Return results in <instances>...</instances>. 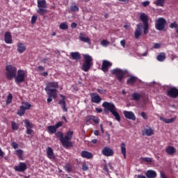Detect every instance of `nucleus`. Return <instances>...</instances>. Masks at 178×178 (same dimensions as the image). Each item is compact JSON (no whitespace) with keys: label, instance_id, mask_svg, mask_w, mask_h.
Returning <instances> with one entry per match:
<instances>
[{"label":"nucleus","instance_id":"41","mask_svg":"<svg viewBox=\"0 0 178 178\" xmlns=\"http://www.w3.org/2000/svg\"><path fill=\"white\" fill-rule=\"evenodd\" d=\"M142 162H145L146 163H151L152 162V159L149 157H142Z\"/></svg>","mask_w":178,"mask_h":178},{"label":"nucleus","instance_id":"24","mask_svg":"<svg viewBox=\"0 0 178 178\" xmlns=\"http://www.w3.org/2000/svg\"><path fill=\"white\" fill-rule=\"evenodd\" d=\"M79 8L76 3H73L70 6V8L68 9V12L70 13H72L73 12H79Z\"/></svg>","mask_w":178,"mask_h":178},{"label":"nucleus","instance_id":"17","mask_svg":"<svg viewBox=\"0 0 178 178\" xmlns=\"http://www.w3.org/2000/svg\"><path fill=\"white\" fill-rule=\"evenodd\" d=\"M102 154L104 156H112L113 155V150L108 147H105L102 150Z\"/></svg>","mask_w":178,"mask_h":178},{"label":"nucleus","instance_id":"58","mask_svg":"<svg viewBox=\"0 0 178 178\" xmlns=\"http://www.w3.org/2000/svg\"><path fill=\"white\" fill-rule=\"evenodd\" d=\"M33 128H26V134H31L33 133Z\"/></svg>","mask_w":178,"mask_h":178},{"label":"nucleus","instance_id":"20","mask_svg":"<svg viewBox=\"0 0 178 178\" xmlns=\"http://www.w3.org/2000/svg\"><path fill=\"white\" fill-rule=\"evenodd\" d=\"M145 176L147 178H156L157 176L156 171L153 170H148L145 172Z\"/></svg>","mask_w":178,"mask_h":178},{"label":"nucleus","instance_id":"30","mask_svg":"<svg viewBox=\"0 0 178 178\" xmlns=\"http://www.w3.org/2000/svg\"><path fill=\"white\" fill-rule=\"evenodd\" d=\"M176 120V117L173 118H165L163 117H160V120L164 122V123H173V122Z\"/></svg>","mask_w":178,"mask_h":178},{"label":"nucleus","instance_id":"2","mask_svg":"<svg viewBox=\"0 0 178 178\" xmlns=\"http://www.w3.org/2000/svg\"><path fill=\"white\" fill-rule=\"evenodd\" d=\"M102 106L103 108H104V111L105 113L111 112L113 116H114L115 120H117V122H120V115L118 112V108H116V106H115V104H113V102H104L102 104Z\"/></svg>","mask_w":178,"mask_h":178},{"label":"nucleus","instance_id":"44","mask_svg":"<svg viewBox=\"0 0 178 178\" xmlns=\"http://www.w3.org/2000/svg\"><path fill=\"white\" fill-rule=\"evenodd\" d=\"M12 129L13 130H19V124L13 122H12Z\"/></svg>","mask_w":178,"mask_h":178},{"label":"nucleus","instance_id":"19","mask_svg":"<svg viewBox=\"0 0 178 178\" xmlns=\"http://www.w3.org/2000/svg\"><path fill=\"white\" fill-rule=\"evenodd\" d=\"M91 101L94 104H99V102H101V101H102V99L101 98L99 95L93 93L91 95Z\"/></svg>","mask_w":178,"mask_h":178},{"label":"nucleus","instance_id":"46","mask_svg":"<svg viewBox=\"0 0 178 178\" xmlns=\"http://www.w3.org/2000/svg\"><path fill=\"white\" fill-rule=\"evenodd\" d=\"M148 29H149L148 24H145L144 27H143V30H144L143 33H144L145 35H147V34L148 33Z\"/></svg>","mask_w":178,"mask_h":178},{"label":"nucleus","instance_id":"56","mask_svg":"<svg viewBox=\"0 0 178 178\" xmlns=\"http://www.w3.org/2000/svg\"><path fill=\"white\" fill-rule=\"evenodd\" d=\"M43 70H45V68L41 65L38 67V72H42Z\"/></svg>","mask_w":178,"mask_h":178},{"label":"nucleus","instance_id":"34","mask_svg":"<svg viewBox=\"0 0 178 178\" xmlns=\"http://www.w3.org/2000/svg\"><path fill=\"white\" fill-rule=\"evenodd\" d=\"M121 152L124 156V159H126L127 154H126V143H121Z\"/></svg>","mask_w":178,"mask_h":178},{"label":"nucleus","instance_id":"22","mask_svg":"<svg viewBox=\"0 0 178 178\" xmlns=\"http://www.w3.org/2000/svg\"><path fill=\"white\" fill-rule=\"evenodd\" d=\"M4 41L6 44H12V35L9 32H6L4 35Z\"/></svg>","mask_w":178,"mask_h":178},{"label":"nucleus","instance_id":"37","mask_svg":"<svg viewBox=\"0 0 178 178\" xmlns=\"http://www.w3.org/2000/svg\"><path fill=\"white\" fill-rule=\"evenodd\" d=\"M26 108H24V106H21L19 111H18L17 112V115H19V116H23V115H24V113H26Z\"/></svg>","mask_w":178,"mask_h":178},{"label":"nucleus","instance_id":"62","mask_svg":"<svg viewBox=\"0 0 178 178\" xmlns=\"http://www.w3.org/2000/svg\"><path fill=\"white\" fill-rule=\"evenodd\" d=\"M96 111L97 113H102V108H96Z\"/></svg>","mask_w":178,"mask_h":178},{"label":"nucleus","instance_id":"64","mask_svg":"<svg viewBox=\"0 0 178 178\" xmlns=\"http://www.w3.org/2000/svg\"><path fill=\"white\" fill-rule=\"evenodd\" d=\"M5 155V153L2 151V149L0 147V156H3Z\"/></svg>","mask_w":178,"mask_h":178},{"label":"nucleus","instance_id":"45","mask_svg":"<svg viewBox=\"0 0 178 178\" xmlns=\"http://www.w3.org/2000/svg\"><path fill=\"white\" fill-rule=\"evenodd\" d=\"M101 45L102 47H108V45H109V42L106 40H103L102 42H101Z\"/></svg>","mask_w":178,"mask_h":178},{"label":"nucleus","instance_id":"7","mask_svg":"<svg viewBox=\"0 0 178 178\" xmlns=\"http://www.w3.org/2000/svg\"><path fill=\"white\" fill-rule=\"evenodd\" d=\"M14 78L16 84H20V83H23L26 79V72H24L23 70H19Z\"/></svg>","mask_w":178,"mask_h":178},{"label":"nucleus","instance_id":"51","mask_svg":"<svg viewBox=\"0 0 178 178\" xmlns=\"http://www.w3.org/2000/svg\"><path fill=\"white\" fill-rule=\"evenodd\" d=\"M82 170H83V172H87V170H88V165H87L86 163H83L82 165Z\"/></svg>","mask_w":178,"mask_h":178},{"label":"nucleus","instance_id":"13","mask_svg":"<svg viewBox=\"0 0 178 178\" xmlns=\"http://www.w3.org/2000/svg\"><path fill=\"white\" fill-rule=\"evenodd\" d=\"M46 152L47 158H49V159H51V161H55V159H56V156H55V154L54 153V149H52V147H47Z\"/></svg>","mask_w":178,"mask_h":178},{"label":"nucleus","instance_id":"8","mask_svg":"<svg viewBox=\"0 0 178 178\" xmlns=\"http://www.w3.org/2000/svg\"><path fill=\"white\" fill-rule=\"evenodd\" d=\"M58 82H49L47 84V87L44 88L46 92H52L58 94L56 88H58Z\"/></svg>","mask_w":178,"mask_h":178},{"label":"nucleus","instance_id":"50","mask_svg":"<svg viewBox=\"0 0 178 178\" xmlns=\"http://www.w3.org/2000/svg\"><path fill=\"white\" fill-rule=\"evenodd\" d=\"M11 146L13 147V148L14 149H17V148H18V147H19V144H17V143H16V142H13V143H11Z\"/></svg>","mask_w":178,"mask_h":178},{"label":"nucleus","instance_id":"60","mask_svg":"<svg viewBox=\"0 0 178 178\" xmlns=\"http://www.w3.org/2000/svg\"><path fill=\"white\" fill-rule=\"evenodd\" d=\"M77 27V24L76 22H72L71 24V29H76Z\"/></svg>","mask_w":178,"mask_h":178},{"label":"nucleus","instance_id":"5","mask_svg":"<svg viewBox=\"0 0 178 178\" xmlns=\"http://www.w3.org/2000/svg\"><path fill=\"white\" fill-rule=\"evenodd\" d=\"M6 74L8 80H12L14 77H16L17 74V68L13 65H7L6 67Z\"/></svg>","mask_w":178,"mask_h":178},{"label":"nucleus","instance_id":"43","mask_svg":"<svg viewBox=\"0 0 178 178\" xmlns=\"http://www.w3.org/2000/svg\"><path fill=\"white\" fill-rule=\"evenodd\" d=\"M22 106H24V108L27 111V109H30V108H31V104L29 102H23Z\"/></svg>","mask_w":178,"mask_h":178},{"label":"nucleus","instance_id":"4","mask_svg":"<svg viewBox=\"0 0 178 178\" xmlns=\"http://www.w3.org/2000/svg\"><path fill=\"white\" fill-rule=\"evenodd\" d=\"M38 8L37 13L40 15V16H44L45 13H48V10H47V8H48L47 1L38 0Z\"/></svg>","mask_w":178,"mask_h":178},{"label":"nucleus","instance_id":"35","mask_svg":"<svg viewBox=\"0 0 178 178\" xmlns=\"http://www.w3.org/2000/svg\"><path fill=\"white\" fill-rule=\"evenodd\" d=\"M49 133L51 134H55L56 133L57 129L54 125H50L47 127Z\"/></svg>","mask_w":178,"mask_h":178},{"label":"nucleus","instance_id":"49","mask_svg":"<svg viewBox=\"0 0 178 178\" xmlns=\"http://www.w3.org/2000/svg\"><path fill=\"white\" fill-rule=\"evenodd\" d=\"M63 125V122H58V123H56L54 127L56 129H59V127H62V126Z\"/></svg>","mask_w":178,"mask_h":178},{"label":"nucleus","instance_id":"3","mask_svg":"<svg viewBox=\"0 0 178 178\" xmlns=\"http://www.w3.org/2000/svg\"><path fill=\"white\" fill-rule=\"evenodd\" d=\"M84 62L82 65L81 70H83V72H88L90 69H91V66H92V57L90 56L89 54H83Z\"/></svg>","mask_w":178,"mask_h":178},{"label":"nucleus","instance_id":"55","mask_svg":"<svg viewBox=\"0 0 178 178\" xmlns=\"http://www.w3.org/2000/svg\"><path fill=\"white\" fill-rule=\"evenodd\" d=\"M153 48H154V49H159V48H161V44L155 43L153 46Z\"/></svg>","mask_w":178,"mask_h":178},{"label":"nucleus","instance_id":"15","mask_svg":"<svg viewBox=\"0 0 178 178\" xmlns=\"http://www.w3.org/2000/svg\"><path fill=\"white\" fill-rule=\"evenodd\" d=\"M143 24L139 23L137 25V29H136L134 32L135 38H139L141 34H143Z\"/></svg>","mask_w":178,"mask_h":178},{"label":"nucleus","instance_id":"47","mask_svg":"<svg viewBox=\"0 0 178 178\" xmlns=\"http://www.w3.org/2000/svg\"><path fill=\"white\" fill-rule=\"evenodd\" d=\"M170 29H178V24L176 22H172L170 24Z\"/></svg>","mask_w":178,"mask_h":178},{"label":"nucleus","instance_id":"57","mask_svg":"<svg viewBox=\"0 0 178 178\" xmlns=\"http://www.w3.org/2000/svg\"><path fill=\"white\" fill-rule=\"evenodd\" d=\"M104 170L106 172V173H109V169H108V165L106 164L104 165Z\"/></svg>","mask_w":178,"mask_h":178},{"label":"nucleus","instance_id":"23","mask_svg":"<svg viewBox=\"0 0 178 178\" xmlns=\"http://www.w3.org/2000/svg\"><path fill=\"white\" fill-rule=\"evenodd\" d=\"M81 156H82V158H86V159H92V153L88 151H82L81 152Z\"/></svg>","mask_w":178,"mask_h":178},{"label":"nucleus","instance_id":"61","mask_svg":"<svg viewBox=\"0 0 178 178\" xmlns=\"http://www.w3.org/2000/svg\"><path fill=\"white\" fill-rule=\"evenodd\" d=\"M120 44L122 45V47H123V48H124V47H126V42L124 40H121Z\"/></svg>","mask_w":178,"mask_h":178},{"label":"nucleus","instance_id":"11","mask_svg":"<svg viewBox=\"0 0 178 178\" xmlns=\"http://www.w3.org/2000/svg\"><path fill=\"white\" fill-rule=\"evenodd\" d=\"M167 95L170 98H177L178 89L176 88H170L167 90Z\"/></svg>","mask_w":178,"mask_h":178},{"label":"nucleus","instance_id":"29","mask_svg":"<svg viewBox=\"0 0 178 178\" xmlns=\"http://www.w3.org/2000/svg\"><path fill=\"white\" fill-rule=\"evenodd\" d=\"M140 19L141 22H143V24H148V15H147L145 13H143L140 16Z\"/></svg>","mask_w":178,"mask_h":178},{"label":"nucleus","instance_id":"12","mask_svg":"<svg viewBox=\"0 0 178 178\" xmlns=\"http://www.w3.org/2000/svg\"><path fill=\"white\" fill-rule=\"evenodd\" d=\"M112 66V63L108 61V60H104L102 65V70L104 73L109 72V68Z\"/></svg>","mask_w":178,"mask_h":178},{"label":"nucleus","instance_id":"42","mask_svg":"<svg viewBox=\"0 0 178 178\" xmlns=\"http://www.w3.org/2000/svg\"><path fill=\"white\" fill-rule=\"evenodd\" d=\"M24 124H26V129H33V124H31L29 120H24Z\"/></svg>","mask_w":178,"mask_h":178},{"label":"nucleus","instance_id":"26","mask_svg":"<svg viewBox=\"0 0 178 178\" xmlns=\"http://www.w3.org/2000/svg\"><path fill=\"white\" fill-rule=\"evenodd\" d=\"M47 95H49V97L47 98V102L49 104V102H52V98L54 99H56V97H58V93H52L50 92H47Z\"/></svg>","mask_w":178,"mask_h":178},{"label":"nucleus","instance_id":"27","mask_svg":"<svg viewBox=\"0 0 178 178\" xmlns=\"http://www.w3.org/2000/svg\"><path fill=\"white\" fill-rule=\"evenodd\" d=\"M17 51L19 52V54H23V52H24V51H26V46L24 45V44H23L22 42H19L17 44Z\"/></svg>","mask_w":178,"mask_h":178},{"label":"nucleus","instance_id":"32","mask_svg":"<svg viewBox=\"0 0 178 178\" xmlns=\"http://www.w3.org/2000/svg\"><path fill=\"white\" fill-rule=\"evenodd\" d=\"M156 59L159 62H163L166 59V54L165 53H160L157 56Z\"/></svg>","mask_w":178,"mask_h":178},{"label":"nucleus","instance_id":"36","mask_svg":"<svg viewBox=\"0 0 178 178\" xmlns=\"http://www.w3.org/2000/svg\"><path fill=\"white\" fill-rule=\"evenodd\" d=\"M166 0H156L154 3V5H156L157 6H163V5H165V1Z\"/></svg>","mask_w":178,"mask_h":178},{"label":"nucleus","instance_id":"33","mask_svg":"<svg viewBox=\"0 0 178 178\" xmlns=\"http://www.w3.org/2000/svg\"><path fill=\"white\" fill-rule=\"evenodd\" d=\"M136 81H137V77L134 76H130L128 79H127V84H134V83H136Z\"/></svg>","mask_w":178,"mask_h":178},{"label":"nucleus","instance_id":"48","mask_svg":"<svg viewBox=\"0 0 178 178\" xmlns=\"http://www.w3.org/2000/svg\"><path fill=\"white\" fill-rule=\"evenodd\" d=\"M92 120V115H88L86 118V122L88 123V124H90V122Z\"/></svg>","mask_w":178,"mask_h":178},{"label":"nucleus","instance_id":"21","mask_svg":"<svg viewBox=\"0 0 178 178\" xmlns=\"http://www.w3.org/2000/svg\"><path fill=\"white\" fill-rule=\"evenodd\" d=\"M15 154L21 161H23V159H24V151H23L22 149H16L15 151Z\"/></svg>","mask_w":178,"mask_h":178},{"label":"nucleus","instance_id":"18","mask_svg":"<svg viewBox=\"0 0 178 178\" xmlns=\"http://www.w3.org/2000/svg\"><path fill=\"white\" fill-rule=\"evenodd\" d=\"M124 116L127 119H129L130 120H136V115H134V113H133L131 111H124Z\"/></svg>","mask_w":178,"mask_h":178},{"label":"nucleus","instance_id":"54","mask_svg":"<svg viewBox=\"0 0 178 178\" xmlns=\"http://www.w3.org/2000/svg\"><path fill=\"white\" fill-rule=\"evenodd\" d=\"M35 22H37V16L33 15L31 17V24H34V23H35Z\"/></svg>","mask_w":178,"mask_h":178},{"label":"nucleus","instance_id":"53","mask_svg":"<svg viewBox=\"0 0 178 178\" xmlns=\"http://www.w3.org/2000/svg\"><path fill=\"white\" fill-rule=\"evenodd\" d=\"M140 115L142 116V118L143 119H145V120H147L148 119V115H147V114L145 113V112H142Z\"/></svg>","mask_w":178,"mask_h":178},{"label":"nucleus","instance_id":"1","mask_svg":"<svg viewBox=\"0 0 178 178\" xmlns=\"http://www.w3.org/2000/svg\"><path fill=\"white\" fill-rule=\"evenodd\" d=\"M56 137L59 138L63 147L65 148H69L73 147V143H72V138H73V131L69 130L66 132V135L63 136L62 131L56 133Z\"/></svg>","mask_w":178,"mask_h":178},{"label":"nucleus","instance_id":"40","mask_svg":"<svg viewBox=\"0 0 178 178\" xmlns=\"http://www.w3.org/2000/svg\"><path fill=\"white\" fill-rule=\"evenodd\" d=\"M132 98H133L134 101H138L139 99H141V95H140V94H138L137 92H134L132 95Z\"/></svg>","mask_w":178,"mask_h":178},{"label":"nucleus","instance_id":"25","mask_svg":"<svg viewBox=\"0 0 178 178\" xmlns=\"http://www.w3.org/2000/svg\"><path fill=\"white\" fill-rule=\"evenodd\" d=\"M154 134V129L151 128L145 129L143 131V136H147V137H149L150 136H152Z\"/></svg>","mask_w":178,"mask_h":178},{"label":"nucleus","instance_id":"39","mask_svg":"<svg viewBox=\"0 0 178 178\" xmlns=\"http://www.w3.org/2000/svg\"><path fill=\"white\" fill-rule=\"evenodd\" d=\"M13 99V96L12 95V94L9 93L6 102V105H9L10 104H12Z\"/></svg>","mask_w":178,"mask_h":178},{"label":"nucleus","instance_id":"63","mask_svg":"<svg viewBox=\"0 0 178 178\" xmlns=\"http://www.w3.org/2000/svg\"><path fill=\"white\" fill-rule=\"evenodd\" d=\"M160 175L161 178H168L166 177V175H165V174L162 172H160Z\"/></svg>","mask_w":178,"mask_h":178},{"label":"nucleus","instance_id":"59","mask_svg":"<svg viewBox=\"0 0 178 178\" xmlns=\"http://www.w3.org/2000/svg\"><path fill=\"white\" fill-rule=\"evenodd\" d=\"M142 5H143V6H148V5H149V1H143V3H142Z\"/></svg>","mask_w":178,"mask_h":178},{"label":"nucleus","instance_id":"6","mask_svg":"<svg viewBox=\"0 0 178 178\" xmlns=\"http://www.w3.org/2000/svg\"><path fill=\"white\" fill-rule=\"evenodd\" d=\"M112 74H115V77H117L118 80L120 81H122L123 77H124V75L127 74V70H122L119 68H115L113 70H111Z\"/></svg>","mask_w":178,"mask_h":178},{"label":"nucleus","instance_id":"31","mask_svg":"<svg viewBox=\"0 0 178 178\" xmlns=\"http://www.w3.org/2000/svg\"><path fill=\"white\" fill-rule=\"evenodd\" d=\"M166 152L168 154V155H173V154L176 152V148L172 146H168L166 148Z\"/></svg>","mask_w":178,"mask_h":178},{"label":"nucleus","instance_id":"10","mask_svg":"<svg viewBox=\"0 0 178 178\" xmlns=\"http://www.w3.org/2000/svg\"><path fill=\"white\" fill-rule=\"evenodd\" d=\"M15 172H23L27 170V164L24 162H19V165L14 166Z\"/></svg>","mask_w":178,"mask_h":178},{"label":"nucleus","instance_id":"38","mask_svg":"<svg viewBox=\"0 0 178 178\" xmlns=\"http://www.w3.org/2000/svg\"><path fill=\"white\" fill-rule=\"evenodd\" d=\"M60 30H67L69 29V26L67 25V22H62L60 26Z\"/></svg>","mask_w":178,"mask_h":178},{"label":"nucleus","instance_id":"16","mask_svg":"<svg viewBox=\"0 0 178 178\" xmlns=\"http://www.w3.org/2000/svg\"><path fill=\"white\" fill-rule=\"evenodd\" d=\"M63 99H60L58 104L64 112H67V107H66V101H65V96L60 95Z\"/></svg>","mask_w":178,"mask_h":178},{"label":"nucleus","instance_id":"9","mask_svg":"<svg viewBox=\"0 0 178 178\" xmlns=\"http://www.w3.org/2000/svg\"><path fill=\"white\" fill-rule=\"evenodd\" d=\"M165 26H166L165 19L161 17L156 21L155 27L159 31H162L164 30Z\"/></svg>","mask_w":178,"mask_h":178},{"label":"nucleus","instance_id":"28","mask_svg":"<svg viewBox=\"0 0 178 178\" xmlns=\"http://www.w3.org/2000/svg\"><path fill=\"white\" fill-rule=\"evenodd\" d=\"M70 56H72V59H74V60H79V59H81V56L79 51L71 52Z\"/></svg>","mask_w":178,"mask_h":178},{"label":"nucleus","instance_id":"52","mask_svg":"<svg viewBox=\"0 0 178 178\" xmlns=\"http://www.w3.org/2000/svg\"><path fill=\"white\" fill-rule=\"evenodd\" d=\"M92 120L94 122V123H96V124L99 123V120H98V118L94 115H92Z\"/></svg>","mask_w":178,"mask_h":178},{"label":"nucleus","instance_id":"14","mask_svg":"<svg viewBox=\"0 0 178 178\" xmlns=\"http://www.w3.org/2000/svg\"><path fill=\"white\" fill-rule=\"evenodd\" d=\"M79 39L81 42H86V44H88V45H91V40L90 38L86 37V34L84 33H79Z\"/></svg>","mask_w":178,"mask_h":178}]
</instances>
